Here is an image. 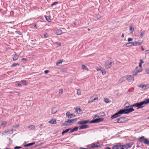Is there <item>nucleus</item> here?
Here are the masks:
<instances>
[{"label": "nucleus", "mask_w": 149, "mask_h": 149, "mask_svg": "<svg viewBox=\"0 0 149 149\" xmlns=\"http://www.w3.org/2000/svg\"><path fill=\"white\" fill-rule=\"evenodd\" d=\"M146 72L147 73L149 74V68L146 69Z\"/></svg>", "instance_id": "49"}, {"label": "nucleus", "mask_w": 149, "mask_h": 149, "mask_svg": "<svg viewBox=\"0 0 149 149\" xmlns=\"http://www.w3.org/2000/svg\"><path fill=\"white\" fill-rule=\"evenodd\" d=\"M146 139L143 136L139 138V141L140 142H142L144 143V140Z\"/></svg>", "instance_id": "21"}, {"label": "nucleus", "mask_w": 149, "mask_h": 149, "mask_svg": "<svg viewBox=\"0 0 149 149\" xmlns=\"http://www.w3.org/2000/svg\"><path fill=\"white\" fill-rule=\"evenodd\" d=\"M63 62L62 60H60L58 61H57L56 63V64L57 65H58L59 64Z\"/></svg>", "instance_id": "38"}, {"label": "nucleus", "mask_w": 149, "mask_h": 149, "mask_svg": "<svg viewBox=\"0 0 149 149\" xmlns=\"http://www.w3.org/2000/svg\"><path fill=\"white\" fill-rule=\"evenodd\" d=\"M132 145V143H131L127 144L126 145H125V146L126 147L127 149H128V148H131Z\"/></svg>", "instance_id": "24"}, {"label": "nucleus", "mask_w": 149, "mask_h": 149, "mask_svg": "<svg viewBox=\"0 0 149 149\" xmlns=\"http://www.w3.org/2000/svg\"><path fill=\"white\" fill-rule=\"evenodd\" d=\"M58 109L56 107H53L52 110V113L53 114H54L57 111Z\"/></svg>", "instance_id": "18"}, {"label": "nucleus", "mask_w": 149, "mask_h": 149, "mask_svg": "<svg viewBox=\"0 0 149 149\" xmlns=\"http://www.w3.org/2000/svg\"><path fill=\"white\" fill-rule=\"evenodd\" d=\"M49 72V71L48 70H46L45 71V73L46 74L48 73Z\"/></svg>", "instance_id": "54"}, {"label": "nucleus", "mask_w": 149, "mask_h": 149, "mask_svg": "<svg viewBox=\"0 0 149 149\" xmlns=\"http://www.w3.org/2000/svg\"><path fill=\"white\" fill-rule=\"evenodd\" d=\"M13 127H19V125H15L14 126H13Z\"/></svg>", "instance_id": "62"}, {"label": "nucleus", "mask_w": 149, "mask_h": 149, "mask_svg": "<svg viewBox=\"0 0 149 149\" xmlns=\"http://www.w3.org/2000/svg\"><path fill=\"white\" fill-rule=\"evenodd\" d=\"M35 142H33L32 143H28V144H26L24 145V147H28V146L33 145L34 144H35Z\"/></svg>", "instance_id": "23"}, {"label": "nucleus", "mask_w": 149, "mask_h": 149, "mask_svg": "<svg viewBox=\"0 0 149 149\" xmlns=\"http://www.w3.org/2000/svg\"><path fill=\"white\" fill-rule=\"evenodd\" d=\"M126 79V77H123L119 80L118 81V83H121L122 82L125 81Z\"/></svg>", "instance_id": "17"}, {"label": "nucleus", "mask_w": 149, "mask_h": 149, "mask_svg": "<svg viewBox=\"0 0 149 149\" xmlns=\"http://www.w3.org/2000/svg\"><path fill=\"white\" fill-rule=\"evenodd\" d=\"M4 133L5 134L8 133L10 134H13V130H11V131L10 132L9 131V130H8V131H5Z\"/></svg>", "instance_id": "33"}, {"label": "nucleus", "mask_w": 149, "mask_h": 149, "mask_svg": "<svg viewBox=\"0 0 149 149\" xmlns=\"http://www.w3.org/2000/svg\"><path fill=\"white\" fill-rule=\"evenodd\" d=\"M130 107V104L128 103H126L124 105V108H127Z\"/></svg>", "instance_id": "34"}, {"label": "nucleus", "mask_w": 149, "mask_h": 149, "mask_svg": "<svg viewBox=\"0 0 149 149\" xmlns=\"http://www.w3.org/2000/svg\"><path fill=\"white\" fill-rule=\"evenodd\" d=\"M66 115L68 116V118H71L75 116L73 113L70 114V112L69 111H68L66 113Z\"/></svg>", "instance_id": "11"}, {"label": "nucleus", "mask_w": 149, "mask_h": 149, "mask_svg": "<svg viewBox=\"0 0 149 149\" xmlns=\"http://www.w3.org/2000/svg\"><path fill=\"white\" fill-rule=\"evenodd\" d=\"M131 44L132 45L135 46V45L134 43V42H131Z\"/></svg>", "instance_id": "58"}, {"label": "nucleus", "mask_w": 149, "mask_h": 149, "mask_svg": "<svg viewBox=\"0 0 149 149\" xmlns=\"http://www.w3.org/2000/svg\"><path fill=\"white\" fill-rule=\"evenodd\" d=\"M88 149L87 148H79V149Z\"/></svg>", "instance_id": "63"}, {"label": "nucleus", "mask_w": 149, "mask_h": 149, "mask_svg": "<svg viewBox=\"0 0 149 149\" xmlns=\"http://www.w3.org/2000/svg\"><path fill=\"white\" fill-rule=\"evenodd\" d=\"M45 17L46 19L48 22H50L51 21V19H50L49 17L47 16H45Z\"/></svg>", "instance_id": "37"}, {"label": "nucleus", "mask_w": 149, "mask_h": 149, "mask_svg": "<svg viewBox=\"0 0 149 149\" xmlns=\"http://www.w3.org/2000/svg\"><path fill=\"white\" fill-rule=\"evenodd\" d=\"M144 143L145 144L149 145V141L147 139H146L144 140Z\"/></svg>", "instance_id": "35"}, {"label": "nucleus", "mask_w": 149, "mask_h": 149, "mask_svg": "<svg viewBox=\"0 0 149 149\" xmlns=\"http://www.w3.org/2000/svg\"><path fill=\"white\" fill-rule=\"evenodd\" d=\"M141 65H142L141 63H139V67L140 68H141Z\"/></svg>", "instance_id": "57"}, {"label": "nucleus", "mask_w": 149, "mask_h": 149, "mask_svg": "<svg viewBox=\"0 0 149 149\" xmlns=\"http://www.w3.org/2000/svg\"><path fill=\"white\" fill-rule=\"evenodd\" d=\"M17 65H19V64L18 63H14V64H13L12 65V67H15V66H17Z\"/></svg>", "instance_id": "44"}, {"label": "nucleus", "mask_w": 149, "mask_h": 149, "mask_svg": "<svg viewBox=\"0 0 149 149\" xmlns=\"http://www.w3.org/2000/svg\"><path fill=\"white\" fill-rule=\"evenodd\" d=\"M89 121V120H88L81 121H78L77 123L78 124H85L88 122Z\"/></svg>", "instance_id": "14"}, {"label": "nucleus", "mask_w": 149, "mask_h": 149, "mask_svg": "<svg viewBox=\"0 0 149 149\" xmlns=\"http://www.w3.org/2000/svg\"><path fill=\"white\" fill-rule=\"evenodd\" d=\"M49 123L52 124H55L57 123V122L56 120L52 119L50 120Z\"/></svg>", "instance_id": "22"}, {"label": "nucleus", "mask_w": 149, "mask_h": 149, "mask_svg": "<svg viewBox=\"0 0 149 149\" xmlns=\"http://www.w3.org/2000/svg\"><path fill=\"white\" fill-rule=\"evenodd\" d=\"M44 36L45 38H47L48 37V35L47 33H44Z\"/></svg>", "instance_id": "51"}, {"label": "nucleus", "mask_w": 149, "mask_h": 149, "mask_svg": "<svg viewBox=\"0 0 149 149\" xmlns=\"http://www.w3.org/2000/svg\"><path fill=\"white\" fill-rule=\"evenodd\" d=\"M96 69H97V70L98 71H101V70H102L100 68H97Z\"/></svg>", "instance_id": "56"}, {"label": "nucleus", "mask_w": 149, "mask_h": 149, "mask_svg": "<svg viewBox=\"0 0 149 149\" xmlns=\"http://www.w3.org/2000/svg\"><path fill=\"white\" fill-rule=\"evenodd\" d=\"M82 69L83 70H88V69L86 66L84 65H82Z\"/></svg>", "instance_id": "36"}, {"label": "nucleus", "mask_w": 149, "mask_h": 149, "mask_svg": "<svg viewBox=\"0 0 149 149\" xmlns=\"http://www.w3.org/2000/svg\"><path fill=\"white\" fill-rule=\"evenodd\" d=\"M134 30V27L133 26H131L130 29V31L132 33Z\"/></svg>", "instance_id": "29"}, {"label": "nucleus", "mask_w": 149, "mask_h": 149, "mask_svg": "<svg viewBox=\"0 0 149 149\" xmlns=\"http://www.w3.org/2000/svg\"><path fill=\"white\" fill-rule=\"evenodd\" d=\"M55 44L57 45H58V46H61V43L60 42H56Z\"/></svg>", "instance_id": "47"}, {"label": "nucleus", "mask_w": 149, "mask_h": 149, "mask_svg": "<svg viewBox=\"0 0 149 149\" xmlns=\"http://www.w3.org/2000/svg\"><path fill=\"white\" fill-rule=\"evenodd\" d=\"M126 79H127L129 81L131 82L133 81L134 80L133 78L130 75H128L126 77Z\"/></svg>", "instance_id": "10"}, {"label": "nucleus", "mask_w": 149, "mask_h": 149, "mask_svg": "<svg viewBox=\"0 0 149 149\" xmlns=\"http://www.w3.org/2000/svg\"><path fill=\"white\" fill-rule=\"evenodd\" d=\"M78 127H75L74 128H73V130L74 131H76L78 130Z\"/></svg>", "instance_id": "43"}, {"label": "nucleus", "mask_w": 149, "mask_h": 149, "mask_svg": "<svg viewBox=\"0 0 149 149\" xmlns=\"http://www.w3.org/2000/svg\"><path fill=\"white\" fill-rule=\"evenodd\" d=\"M128 119L125 117H121L117 119V122L118 123H123L128 120Z\"/></svg>", "instance_id": "7"}, {"label": "nucleus", "mask_w": 149, "mask_h": 149, "mask_svg": "<svg viewBox=\"0 0 149 149\" xmlns=\"http://www.w3.org/2000/svg\"><path fill=\"white\" fill-rule=\"evenodd\" d=\"M63 92V89H60L59 91V93H62Z\"/></svg>", "instance_id": "53"}, {"label": "nucleus", "mask_w": 149, "mask_h": 149, "mask_svg": "<svg viewBox=\"0 0 149 149\" xmlns=\"http://www.w3.org/2000/svg\"><path fill=\"white\" fill-rule=\"evenodd\" d=\"M93 96L89 100L88 102V103H90L92 102H93V101L97 100L98 99L97 97H96L95 98H93Z\"/></svg>", "instance_id": "19"}, {"label": "nucleus", "mask_w": 149, "mask_h": 149, "mask_svg": "<svg viewBox=\"0 0 149 149\" xmlns=\"http://www.w3.org/2000/svg\"><path fill=\"white\" fill-rule=\"evenodd\" d=\"M145 54H149V50H146L145 51Z\"/></svg>", "instance_id": "52"}, {"label": "nucleus", "mask_w": 149, "mask_h": 149, "mask_svg": "<svg viewBox=\"0 0 149 149\" xmlns=\"http://www.w3.org/2000/svg\"><path fill=\"white\" fill-rule=\"evenodd\" d=\"M77 93L78 95H80L81 94V92L80 90H78L77 91Z\"/></svg>", "instance_id": "40"}, {"label": "nucleus", "mask_w": 149, "mask_h": 149, "mask_svg": "<svg viewBox=\"0 0 149 149\" xmlns=\"http://www.w3.org/2000/svg\"><path fill=\"white\" fill-rule=\"evenodd\" d=\"M76 112L78 113H79L81 111V109L80 108H76L75 109Z\"/></svg>", "instance_id": "26"}, {"label": "nucleus", "mask_w": 149, "mask_h": 149, "mask_svg": "<svg viewBox=\"0 0 149 149\" xmlns=\"http://www.w3.org/2000/svg\"><path fill=\"white\" fill-rule=\"evenodd\" d=\"M21 82L22 83L25 85H26L27 84L26 81L25 80H22L21 81Z\"/></svg>", "instance_id": "39"}, {"label": "nucleus", "mask_w": 149, "mask_h": 149, "mask_svg": "<svg viewBox=\"0 0 149 149\" xmlns=\"http://www.w3.org/2000/svg\"><path fill=\"white\" fill-rule=\"evenodd\" d=\"M6 124V122L3 121L1 123V126H2L3 127H5V125Z\"/></svg>", "instance_id": "28"}, {"label": "nucleus", "mask_w": 149, "mask_h": 149, "mask_svg": "<svg viewBox=\"0 0 149 149\" xmlns=\"http://www.w3.org/2000/svg\"><path fill=\"white\" fill-rule=\"evenodd\" d=\"M120 116V115L119 114L118 112L117 113H116L113 115L111 116V118L112 119H113L114 118H116L117 117H118Z\"/></svg>", "instance_id": "12"}, {"label": "nucleus", "mask_w": 149, "mask_h": 149, "mask_svg": "<svg viewBox=\"0 0 149 149\" xmlns=\"http://www.w3.org/2000/svg\"><path fill=\"white\" fill-rule=\"evenodd\" d=\"M149 103V99H147L145 100L140 102H137L136 103L132 105V107H137V109L142 108L144 107V105L148 104Z\"/></svg>", "instance_id": "1"}, {"label": "nucleus", "mask_w": 149, "mask_h": 149, "mask_svg": "<svg viewBox=\"0 0 149 149\" xmlns=\"http://www.w3.org/2000/svg\"><path fill=\"white\" fill-rule=\"evenodd\" d=\"M134 110V109L132 108L127 109H121L118 112L120 115L122 114H127L128 113Z\"/></svg>", "instance_id": "2"}, {"label": "nucleus", "mask_w": 149, "mask_h": 149, "mask_svg": "<svg viewBox=\"0 0 149 149\" xmlns=\"http://www.w3.org/2000/svg\"><path fill=\"white\" fill-rule=\"evenodd\" d=\"M113 63V61L108 60L105 63V66L107 68H109L111 67Z\"/></svg>", "instance_id": "5"}, {"label": "nucleus", "mask_w": 149, "mask_h": 149, "mask_svg": "<svg viewBox=\"0 0 149 149\" xmlns=\"http://www.w3.org/2000/svg\"><path fill=\"white\" fill-rule=\"evenodd\" d=\"M29 130H35L36 127L33 125H31L29 127Z\"/></svg>", "instance_id": "16"}, {"label": "nucleus", "mask_w": 149, "mask_h": 149, "mask_svg": "<svg viewBox=\"0 0 149 149\" xmlns=\"http://www.w3.org/2000/svg\"><path fill=\"white\" fill-rule=\"evenodd\" d=\"M132 40H133L132 38H129L127 40L128 42H130V41H132Z\"/></svg>", "instance_id": "48"}, {"label": "nucleus", "mask_w": 149, "mask_h": 149, "mask_svg": "<svg viewBox=\"0 0 149 149\" xmlns=\"http://www.w3.org/2000/svg\"><path fill=\"white\" fill-rule=\"evenodd\" d=\"M62 71H63L64 72H65L66 71V70L65 68H64L63 69Z\"/></svg>", "instance_id": "59"}, {"label": "nucleus", "mask_w": 149, "mask_h": 149, "mask_svg": "<svg viewBox=\"0 0 149 149\" xmlns=\"http://www.w3.org/2000/svg\"><path fill=\"white\" fill-rule=\"evenodd\" d=\"M134 43L135 45V46L136 45H139L141 44L142 42H134Z\"/></svg>", "instance_id": "31"}, {"label": "nucleus", "mask_w": 149, "mask_h": 149, "mask_svg": "<svg viewBox=\"0 0 149 149\" xmlns=\"http://www.w3.org/2000/svg\"><path fill=\"white\" fill-rule=\"evenodd\" d=\"M89 127V126L86 125H83L80 126L79 127V130L82 129H86Z\"/></svg>", "instance_id": "15"}, {"label": "nucleus", "mask_w": 149, "mask_h": 149, "mask_svg": "<svg viewBox=\"0 0 149 149\" xmlns=\"http://www.w3.org/2000/svg\"><path fill=\"white\" fill-rule=\"evenodd\" d=\"M96 17L97 19H99L100 18L101 16L99 15H96Z\"/></svg>", "instance_id": "50"}, {"label": "nucleus", "mask_w": 149, "mask_h": 149, "mask_svg": "<svg viewBox=\"0 0 149 149\" xmlns=\"http://www.w3.org/2000/svg\"><path fill=\"white\" fill-rule=\"evenodd\" d=\"M74 131V130H73V129L72 130H71L70 131V133H72V132H73Z\"/></svg>", "instance_id": "61"}, {"label": "nucleus", "mask_w": 149, "mask_h": 149, "mask_svg": "<svg viewBox=\"0 0 149 149\" xmlns=\"http://www.w3.org/2000/svg\"><path fill=\"white\" fill-rule=\"evenodd\" d=\"M104 119L103 118H99L97 119H96L91 121L90 123H99L102 121Z\"/></svg>", "instance_id": "9"}, {"label": "nucleus", "mask_w": 149, "mask_h": 149, "mask_svg": "<svg viewBox=\"0 0 149 149\" xmlns=\"http://www.w3.org/2000/svg\"><path fill=\"white\" fill-rule=\"evenodd\" d=\"M58 3L57 2H54L52 4H51V6H53L54 5H56V4H57V3Z\"/></svg>", "instance_id": "45"}, {"label": "nucleus", "mask_w": 149, "mask_h": 149, "mask_svg": "<svg viewBox=\"0 0 149 149\" xmlns=\"http://www.w3.org/2000/svg\"><path fill=\"white\" fill-rule=\"evenodd\" d=\"M148 85H140L139 86V87L141 88L143 90L147 89Z\"/></svg>", "instance_id": "13"}, {"label": "nucleus", "mask_w": 149, "mask_h": 149, "mask_svg": "<svg viewBox=\"0 0 149 149\" xmlns=\"http://www.w3.org/2000/svg\"><path fill=\"white\" fill-rule=\"evenodd\" d=\"M104 101L107 103H109L111 102V101H110L107 98H104Z\"/></svg>", "instance_id": "30"}, {"label": "nucleus", "mask_w": 149, "mask_h": 149, "mask_svg": "<svg viewBox=\"0 0 149 149\" xmlns=\"http://www.w3.org/2000/svg\"><path fill=\"white\" fill-rule=\"evenodd\" d=\"M131 44V42L127 43L126 44V45L127 47L130 46H132Z\"/></svg>", "instance_id": "41"}, {"label": "nucleus", "mask_w": 149, "mask_h": 149, "mask_svg": "<svg viewBox=\"0 0 149 149\" xmlns=\"http://www.w3.org/2000/svg\"><path fill=\"white\" fill-rule=\"evenodd\" d=\"M74 121H76V119L68 120V121H65L64 123H62L61 125L62 126H64L70 125V124L73 123Z\"/></svg>", "instance_id": "3"}, {"label": "nucleus", "mask_w": 149, "mask_h": 149, "mask_svg": "<svg viewBox=\"0 0 149 149\" xmlns=\"http://www.w3.org/2000/svg\"><path fill=\"white\" fill-rule=\"evenodd\" d=\"M144 33L145 32L144 31H143L142 32H141L139 35V37L141 38H142V37L144 35Z\"/></svg>", "instance_id": "27"}, {"label": "nucleus", "mask_w": 149, "mask_h": 149, "mask_svg": "<svg viewBox=\"0 0 149 149\" xmlns=\"http://www.w3.org/2000/svg\"><path fill=\"white\" fill-rule=\"evenodd\" d=\"M100 146V145L98 142H97L96 143H93L91 144L88 145L87 146V148H90L95 147L97 148Z\"/></svg>", "instance_id": "6"}, {"label": "nucleus", "mask_w": 149, "mask_h": 149, "mask_svg": "<svg viewBox=\"0 0 149 149\" xmlns=\"http://www.w3.org/2000/svg\"><path fill=\"white\" fill-rule=\"evenodd\" d=\"M16 85H18V86H19V87H20V86H22L21 84H20V83H18Z\"/></svg>", "instance_id": "55"}, {"label": "nucleus", "mask_w": 149, "mask_h": 149, "mask_svg": "<svg viewBox=\"0 0 149 149\" xmlns=\"http://www.w3.org/2000/svg\"><path fill=\"white\" fill-rule=\"evenodd\" d=\"M71 129H69L63 131L62 132V134L63 135L64 134L68 132Z\"/></svg>", "instance_id": "32"}, {"label": "nucleus", "mask_w": 149, "mask_h": 149, "mask_svg": "<svg viewBox=\"0 0 149 149\" xmlns=\"http://www.w3.org/2000/svg\"><path fill=\"white\" fill-rule=\"evenodd\" d=\"M21 147L20 146H17L14 148L15 149H19L21 148Z\"/></svg>", "instance_id": "46"}, {"label": "nucleus", "mask_w": 149, "mask_h": 149, "mask_svg": "<svg viewBox=\"0 0 149 149\" xmlns=\"http://www.w3.org/2000/svg\"><path fill=\"white\" fill-rule=\"evenodd\" d=\"M140 63H141V64L143 63H144V62L141 60H140Z\"/></svg>", "instance_id": "60"}, {"label": "nucleus", "mask_w": 149, "mask_h": 149, "mask_svg": "<svg viewBox=\"0 0 149 149\" xmlns=\"http://www.w3.org/2000/svg\"><path fill=\"white\" fill-rule=\"evenodd\" d=\"M19 56L18 55H17L16 54H15L13 56V61H15L18 58H19Z\"/></svg>", "instance_id": "25"}, {"label": "nucleus", "mask_w": 149, "mask_h": 149, "mask_svg": "<svg viewBox=\"0 0 149 149\" xmlns=\"http://www.w3.org/2000/svg\"><path fill=\"white\" fill-rule=\"evenodd\" d=\"M105 149H111L110 148H109V147H107L106 148H105Z\"/></svg>", "instance_id": "64"}, {"label": "nucleus", "mask_w": 149, "mask_h": 149, "mask_svg": "<svg viewBox=\"0 0 149 149\" xmlns=\"http://www.w3.org/2000/svg\"><path fill=\"white\" fill-rule=\"evenodd\" d=\"M101 72L103 74H106V72L104 70H101Z\"/></svg>", "instance_id": "42"}, {"label": "nucleus", "mask_w": 149, "mask_h": 149, "mask_svg": "<svg viewBox=\"0 0 149 149\" xmlns=\"http://www.w3.org/2000/svg\"><path fill=\"white\" fill-rule=\"evenodd\" d=\"M112 149H127L125 145H116L114 146L112 148Z\"/></svg>", "instance_id": "4"}, {"label": "nucleus", "mask_w": 149, "mask_h": 149, "mask_svg": "<svg viewBox=\"0 0 149 149\" xmlns=\"http://www.w3.org/2000/svg\"><path fill=\"white\" fill-rule=\"evenodd\" d=\"M142 71V68H139L138 67H136L135 70L133 72V76H135L137 75L138 72H141Z\"/></svg>", "instance_id": "8"}, {"label": "nucleus", "mask_w": 149, "mask_h": 149, "mask_svg": "<svg viewBox=\"0 0 149 149\" xmlns=\"http://www.w3.org/2000/svg\"><path fill=\"white\" fill-rule=\"evenodd\" d=\"M62 31L61 30L58 29L56 31V33L58 35H60L62 34Z\"/></svg>", "instance_id": "20"}]
</instances>
